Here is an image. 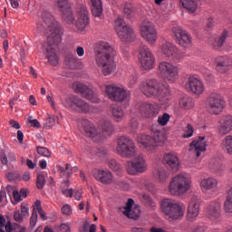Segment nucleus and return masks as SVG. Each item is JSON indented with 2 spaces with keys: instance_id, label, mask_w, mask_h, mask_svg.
I'll return each mask as SVG.
<instances>
[{
  "instance_id": "nucleus-6",
  "label": "nucleus",
  "mask_w": 232,
  "mask_h": 232,
  "mask_svg": "<svg viewBox=\"0 0 232 232\" xmlns=\"http://www.w3.org/2000/svg\"><path fill=\"white\" fill-rule=\"evenodd\" d=\"M160 209L165 217L172 220H180L186 213V205L171 198H165L160 201Z\"/></svg>"
},
{
  "instance_id": "nucleus-16",
  "label": "nucleus",
  "mask_w": 232,
  "mask_h": 232,
  "mask_svg": "<svg viewBox=\"0 0 232 232\" xmlns=\"http://www.w3.org/2000/svg\"><path fill=\"white\" fill-rule=\"evenodd\" d=\"M63 104L65 106V108H70V110H77L78 111H82L83 113L95 111L88 103L77 96L66 98L65 101L63 102Z\"/></svg>"
},
{
  "instance_id": "nucleus-15",
  "label": "nucleus",
  "mask_w": 232,
  "mask_h": 232,
  "mask_svg": "<svg viewBox=\"0 0 232 232\" xmlns=\"http://www.w3.org/2000/svg\"><path fill=\"white\" fill-rule=\"evenodd\" d=\"M125 168L129 175H139L148 169V164L144 156L138 155L133 160L127 161Z\"/></svg>"
},
{
  "instance_id": "nucleus-2",
  "label": "nucleus",
  "mask_w": 232,
  "mask_h": 232,
  "mask_svg": "<svg viewBox=\"0 0 232 232\" xmlns=\"http://www.w3.org/2000/svg\"><path fill=\"white\" fill-rule=\"evenodd\" d=\"M113 47L109 43L100 41L96 44L95 48V61L99 68H102V75H111L117 70V63L111 58Z\"/></svg>"
},
{
  "instance_id": "nucleus-64",
  "label": "nucleus",
  "mask_w": 232,
  "mask_h": 232,
  "mask_svg": "<svg viewBox=\"0 0 232 232\" xmlns=\"http://www.w3.org/2000/svg\"><path fill=\"white\" fill-rule=\"evenodd\" d=\"M208 230V227L199 226L193 232H206Z\"/></svg>"
},
{
  "instance_id": "nucleus-57",
  "label": "nucleus",
  "mask_w": 232,
  "mask_h": 232,
  "mask_svg": "<svg viewBox=\"0 0 232 232\" xmlns=\"http://www.w3.org/2000/svg\"><path fill=\"white\" fill-rule=\"evenodd\" d=\"M5 200H6V192L5 190L0 191V208L5 206Z\"/></svg>"
},
{
  "instance_id": "nucleus-37",
  "label": "nucleus",
  "mask_w": 232,
  "mask_h": 232,
  "mask_svg": "<svg viewBox=\"0 0 232 232\" xmlns=\"http://www.w3.org/2000/svg\"><path fill=\"white\" fill-rule=\"evenodd\" d=\"M111 110L112 116L117 121V122L122 121V119L124 118V111L122 110V107L118 105H111Z\"/></svg>"
},
{
  "instance_id": "nucleus-10",
  "label": "nucleus",
  "mask_w": 232,
  "mask_h": 232,
  "mask_svg": "<svg viewBox=\"0 0 232 232\" xmlns=\"http://www.w3.org/2000/svg\"><path fill=\"white\" fill-rule=\"evenodd\" d=\"M206 108L212 115H220L226 108V100L218 92H211L206 100Z\"/></svg>"
},
{
  "instance_id": "nucleus-58",
  "label": "nucleus",
  "mask_w": 232,
  "mask_h": 232,
  "mask_svg": "<svg viewBox=\"0 0 232 232\" xmlns=\"http://www.w3.org/2000/svg\"><path fill=\"white\" fill-rule=\"evenodd\" d=\"M58 169L61 171V173H63V175L70 177L69 173L66 174V171H68V169H70V164H66L65 167L58 166Z\"/></svg>"
},
{
  "instance_id": "nucleus-34",
  "label": "nucleus",
  "mask_w": 232,
  "mask_h": 232,
  "mask_svg": "<svg viewBox=\"0 0 232 232\" xmlns=\"http://www.w3.org/2000/svg\"><path fill=\"white\" fill-rule=\"evenodd\" d=\"M229 35V31L227 29L223 30L222 34L216 37L211 42V46L214 50L220 52L222 50V46H224V43H226V39H227V36Z\"/></svg>"
},
{
  "instance_id": "nucleus-12",
  "label": "nucleus",
  "mask_w": 232,
  "mask_h": 232,
  "mask_svg": "<svg viewBox=\"0 0 232 232\" xmlns=\"http://www.w3.org/2000/svg\"><path fill=\"white\" fill-rule=\"evenodd\" d=\"M114 30L117 35L120 37L121 41L123 43H131V41L135 39V33L133 32V28L126 24L124 19L121 16H118L114 22Z\"/></svg>"
},
{
  "instance_id": "nucleus-20",
  "label": "nucleus",
  "mask_w": 232,
  "mask_h": 232,
  "mask_svg": "<svg viewBox=\"0 0 232 232\" xmlns=\"http://www.w3.org/2000/svg\"><path fill=\"white\" fill-rule=\"evenodd\" d=\"M56 5L60 12H62L63 21L67 24H73L75 17L73 16V11H72V4L68 0H56Z\"/></svg>"
},
{
  "instance_id": "nucleus-8",
  "label": "nucleus",
  "mask_w": 232,
  "mask_h": 232,
  "mask_svg": "<svg viewBox=\"0 0 232 232\" xmlns=\"http://www.w3.org/2000/svg\"><path fill=\"white\" fill-rule=\"evenodd\" d=\"M116 153L123 159H133L137 155V147L133 140L127 136L117 139Z\"/></svg>"
},
{
  "instance_id": "nucleus-54",
  "label": "nucleus",
  "mask_w": 232,
  "mask_h": 232,
  "mask_svg": "<svg viewBox=\"0 0 232 232\" xmlns=\"http://www.w3.org/2000/svg\"><path fill=\"white\" fill-rule=\"evenodd\" d=\"M35 224H37V211L34 210L30 219L31 227H35Z\"/></svg>"
},
{
  "instance_id": "nucleus-59",
  "label": "nucleus",
  "mask_w": 232,
  "mask_h": 232,
  "mask_svg": "<svg viewBox=\"0 0 232 232\" xmlns=\"http://www.w3.org/2000/svg\"><path fill=\"white\" fill-rule=\"evenodd\" d=\"M62 193L67 198L73 197V188L62 189Z\"/></svg>"
},
{
  "instance_id": "nucleus-1",
  "label": "nucleus",
  "mask_w": 232,
  "mask_h": 232,
  "mask_svg": "<svg viewBox=\"0 0 232 232\" xmlns=\"http://www.w3.org/2000/svg\"><path fill=\"white\" fill-rule=\"evenodd\" d=\"M44 21L45 24H48L51 34L47 36L48 42L43 44V53L46 55L50 64L57 66V64H59V57L52 44H59V43L63 41V29L59 26L57 22L53 20V16L50 14L44 16Z\"/></svg>"
},
{
  "instance_id": "nucleus-22",
  "label": "nucleus",
  "mask_w": 232,
  "mask_h": 232,
  "mask_svg": "<svg viewBox=\"0 0 232 232\" xmlns=\"http://www.w3.org/2000/svg\"><path fill=\"white\" fill-rule=\"evenodd\" d=\"M72 88L74 92L81 93L82 97L88 101H91L92 102H99V97L93 93V90L88 88V86L85 84L81 82H74Z\"/></svg>"
},
{
  "instance_id": "nucleus-38",
  "label": "nucleus",
  "mask_w": 232,
  "mask_h": 232,
  "mask_svg": "<svg viewBox=\"0 0 232 232\" xmlns=\"http://www.w3.org/2000/svg\"><path fill=\"white\" fill-rule=\"evenodd\" d=\"M224 210L227 215H232V187L227 191V196L224 202Z\"/></svg>"
},
{
  "instance_id": "nucleus-27",
  "label": "nucleus",
  "mask_w": 232,
  "mask_h": 232,
  "mask_svg": "<svg viewBox=\"0 0 232 232\" xmlns=\"http://www.w3.org/2000/svg\"><path fill=\"white\" fill-rule=\"evenodd\" d=\"M163 162L165 166L172 169V171H179V169H180V160H179V156L173 152L165 153Z\"/></svg>"
},
{
  "instance_id": "nucleus-46",
  "label": "nucleus",
  "mask_w": 232,
  "mask_h": 232,
  "mask_svg": "<svg viewBox=\"0 0 232 232\" xmlns=\"http://www.w3.org/2000/svg\"><path fill=\"white\" fill-rule=\"evenodd\" d=\"M109 168L113 171H119L120 169H122L121 164H119L115 160H111L109 161Z\"/></svg>"
},
{
  "instance_id": "nucleus-44",
  "label": "nucleus",
  "mask_w": 232,
  "mask_h": 232,
  "mask_svg": "<svg viewBox=\"0 0 232 232\" xmlns=\"http://www.w3.org/2000/svg\"><path fill=\"white\" fill-rule=\"evenodd\" d=\"M123 14L128 17V19L131 18V15H133V6L131 4L128 2L123 4Z\"/></svg>"
},
{
  "instance_id": "nucleus-14",
  "label": "nucleus",
  "mask_w": 232,
  "mask_h": 232,
  "mask_svg": "<svg viewBox=\"0 0 232 232\" xmlns=\"http://www.w3.org/2000/svg\"><path fill=\"white\" fill-rule=\"evenodd\" d=\"M105 93H107L111 101L115 102H124V101L130 99V91L116 85H106Z\"/></svg>"
},
{
  "instance_id": "nucleus-3",
  "label": "nucleus",
  "mask_w": 232,
  "mask_h": 232,
  "mask_svg": "<svg viewBox=\"0 0 232 232\" xmlns=\"http://www.w3.org/2000/svg\"><path fill=\"white\" fill-rule=\"evenodd\" d=\"M140 92L150 99H159L161 104H168L171 101V92L168 87L160 88L159 81L147 79L140 83Z\"/></svg>"
},
{
  "instance_id": "nucleus-49",
  "label": "nucleus",
  "mask_w": 232,
  "mask_h": 232,
  "mask_svg": "<svg viewBox=\"0 0 232 232\" xmlns=\"http://www.w3.org/2000/svg\"><path fill=\"white\" fill-rule=\"evenodd\" d=\"M28 122L31 128H41V123L39 122V121H37V119H34V117L32 116L28 117Z\"/></svg>"
},
{
  "instance_id": "nucleus-19",
  "label": "nucleus",
  "mask_w": 232,
  "mask_h": 232,
  "mask_svg": "<svg viewBox=\"0 0 232 232\" xmlns=\"http://www.w3.org/2000/svg\"><path fill=\"white\" fill-rule=\"evenodd\" d=\"M90 26V13H88L87 6H81L77 13V20L75 22V27L78 32H86Z\"/></svg>"
},
{
  "instance_id": "nucleus-25",
  "label": "nucleus",
  "mask_w": 232,
  "mask_h": 232,
  "mask_svg": "<svg viewBox=\"0 0 232 232\" xmlns=\"http://www.w3.org/2000/svg\"><path fill=\"white\" fill-rule=\"evenodd\" d=\"M198 213H200V203L198 202V198L194 197L188 203L187 220L188 222H195L198 218Z\"/></svg>"
},
{
  "instance_id": "nucleus-52",
  "label": "nucleus",
  "mask_w": 232,
  "mask_h": 232,
  "mask_svg": "<svg viewBox=\"0 0 232 232\" xmlns=\"http://www.w3.org/2000/svg\"><path fill=\"white\" fill-rule=\"evenodd\" d=\"M62 213L63 215H66L67 217H70L72 213V206L65 204L62 208Z\"/></svg>"
},
{
  "instance_id": "nucleus-35",
  "label": "nucleus",
  "mask_w": 232,
  "mask_h": 232,
  "mask_svg": "<svg viewBox=\"0 0 232 232\" xmlns=\"http://www.w3.org/2000/svg\"><path fill=\"white\" fill-rule=\"evenodd\" d=\"M180 5L183 8L189 12V14H195L197 8H198V3L200 0H179Z\"/></svg>"
},
{
  "instance_id": "nucleus-56",
  "label": "nucleus",
  "mask_w": 232,
  "mask_h": 232,
  "mask_svg": "<svg viewBox=\"0 0 232 232\" xmlns=\"http://www.w3.org/2000/svg\"><path fill=\"white\" fill-rule=\"evenodd\" d=\"M22 198V196H21V194H19V191L14 190L13 198L16 202V204L21 202V200H23V198Z\"/></svg>"
},
{
  "instance_id": "nucleus-50",
  "label": "nucleus",
  "mask_w": 232,
  "mask_h": 232,
  "mask_svg": "<svg viewBox=\"0 0 232 232\" xmlns=\"http://www.w3.org/2000/svg\"><path fill=\"white\" fill-rule=\"evenodd\" d=\"M37 152L39 155H42L43 157H50L52 154L50 153V150H48L44 147H38Z\"/></svg>"
},
{
  "instance_id": "nucleus-7",
  "label": "nucleus",
  "mask_w": 232,
  "mask_h": 232,
  "mask_svg": "<svg viewBox=\"0 0 232 232\" xmlns=\"http://www.w3.org/2000/svg\"><path fill=\"white\" fill-rule=\"evenodd\" d=\"M168 141V136L166 133L157 130L153 136L141 134L138 137L139 144H142L147 151H155V148L159 146H164Z\"/></svg>"
},
{
  "instance_id": "nucleus-36",
  "label": "nucleus",
  "mask_w": 232,
  "mask_h": 232,
  "mask_svg": "<svg viewBox=\"0 0 232 232\" xmlns=\"http://www.w3.org/2000/svg\"><path fill=\"white\" fill-rule=\"evenodd\" d=\"M91 3L92 5V15L101 19L102 16V0H91Z\"/></svg>"
},
{
  "instance_id": "nucleus-47",
  "label": "nucleus",
  "mask_w": 232,
  "mask_h": 232,
  "mask_svg": "<svg viewBox=\"0 0 232 232\" xmlns=\"http://www.w3.org/2000/svg\"><path fill=\"white\" fill-rule=\"evenodd\" d=\"M14 220L19 224L24 220V216L22 215L21 210H15L14 212Z\"/></svg>"
},
{
  "instance_id": "nucleus-17",
  "label": "nucleus",
  "mask_w": 232,
  "mask_h": 232,
  "mask_svg": "<svg viewBox=\"0 0 232 232\" xmlns=\"http://www.w3.org/2000/svg\"><path fill=\"white\" fill-rule=\"evenodd\" d=\"M172 32L174 39L179 46H182V48H191L193 45V37H191V34L188 31L181 27H174Z\"/></svg>"
},
{
  "instance_id": "nucleus-24",
  "label": "nucleus",
  "mask_w": 232,
  "mask_h": 232,
  "mask_svg": "<svg viewBox=\"0 0 232 232\" xmlns=\"http://www.w3.org/2000/svg\"><path fill=\"white\" fill-rule=\"evenodd\" d=\"M186 88L187 90H189L191 93H194V95H202L204 93V91L206 90V87H204V83L202 82V81L194 76H190L188 78V81L186 82Z\"/></svg>"
},
{
  "instance_id": "nucleus-29",
  "label": "nucleus",
  "mask_w": 232,
  "mask_h": 232,
  "mask_svg": "<svg viewBox=\"0 0 232 232\" xmlns=\"http://www.w3.org/2000/svg\"><path fill=\"white\" fill-rule=\"evenodd\" d=\"M199 188L203 193L217 191L218 189V179L213 177L205 178L200 181Z\"/></svg>"
},
{
  "instance_id": "nucleus-63",
  "label": "nucleus",
  "mask_w": 232,
  "mask_h": 232,
  "mask_svg": "<svg viewBox=\"0 0 232 232\" xmlns=\"http://www.w3.org/2000/svg\"><path fill=\"white\" fill-rule=\"evenodd\" d=\"M60 230L63 232H70V225L68 223H63L60 226Z\"/></svg>"
},
{
  "instance_id": "nucleus-51",
  "label": "nucleus",
  "mask_w": 232,
  "mask_h": 232,
  "mask_svg": "<svg viewBox=\"0 0 232 232\" xmlns=\"http://www.w3.org/2000/svg\"><path fill=\"white\" fill-rule=\"evenodd\" d=\"M0 160L3 166H7L8 164V155H6V152L5 150L0 151Z\"/></svg>"
},
{
  "instance_id": "nucleus-40",
  "label": "nucleus",
  "mask_w": 232,
  "mask_h": 232,
  "mask_svg": "<svg viewBox=\"0 0 232 232\" xmlns=\"http://www.w3.org/2000/svg\"><path fill=\"white\" fill-rule=\"evenodd\" d=\"M221 146L224 150H226L228 155H232V135H227L223 140Z\"/></svg>"
},
{
  "instance_id": "nucleus-41",
  "label": "nucleus",
  "mask_w": 232,
  "mask_h": 232,
  "mask_svg": "<svg viewBox=\"0 0 232 232\" xmlns=\"http://www.w3.org/2000/svg\"><path fill=\"white\" fill-rule=\"evenodd\" d=\"M24 227L21 226L17 223H12V221H7L5 225V232H18L20 229L24 228Z\"/></svg>"
},
{
  "instance_id": "nucleus-45",
  "label": "nucleus",
  "mask_w": 232,
  "mask_h": 232,
  "mask_svg": "<svg viewBox=\"0 0 232 232\" xmlns=\"http://www.w3.org/2000/svg\"><path fill=\"white\" fill-rule=\"evenodd\" d=\"M44 184H46V179L44 178V175L39 174L36 179V188L38 189H43L44 188Z\"/></svg>"
},
{
  "instance_id": "nucleus-23",
  "label": "nucleus",
  "mask_w": 232,
  "mask_h": 232,
  "mask_svg": "<svg viewBox=\"0 0 232 232\" xmlns=\"http://www.w3.org/2000/svg\"><path fill=\"white\" fill-rule=\"evenodd\" d=\"M216 72L218 73H227L232 68V58L227 55H220L215 59Z\"/></svg>"
},
{
  "instance_id": "nucleus-33",
  "label": "nucleus",
  "mask_w": 232,
  "mask_h": 232,
  "mask_svg": "<svg viewBox=\"0 0 232 232\" xmlns=\"http://www.w3.org/2000/svg\"><path fill=\"white\" fill-rule=\"evenodd\" d=\"M153 178L160 184H165L169 179V173H168L164 167H158L153 170Z\"/></svg>"
},
{
  "instance_id": "nucleus-18",
  "label": "nucleus",
  "mask_w": 232,
  "mask_h": 232,
  "mask_svg": "<svg viewBox=\"0 0 232 232\" xmlns=\"http://www.w3.org/2000/svg\"><path fill=\"white\" fill-rule=\"evenodd\" d=\"M160 52L166 59H171V61H179L182 59V54L179 50V47L170 42H165L160 47Z\"/></svg>"
},
{
  "instance_id": "nucleus-31",
  "label": "nucleus",
  "mask_w": 232,
  "mask_h": 232,
  "mask_svg": "<svg viewBox=\"0 0 232 232\" xmlns=\"http://www.w3.org/2000/svg\"><path fill=\"white\" fill-rule=\"evenodd\" d=\"M219 127L218 131L221 135H227L232 131V116L224 115L218 121Z\"/></svg>"
},
{
  "instance_id": "nucleus-62",
  "label": "nucleus",
  "mask_w": 232,
  "mask_h": 232,
  "mask_svg": "<svg viewBox=\"0 0 232 232\" xmlns=\"http://www.w3.org/2000/svg\"><path fill=\"white\" fill-rule=\"evenodd\" d=\"M130 127L131 130H137L139 128V121L136 119H132L130 122Z\"/></svg>"
},
{
  "instance_id": "nucleus-13",
  "label": "nucleus",
  "mask_w": 232,
  "mask_h": 232,
  "mask_svg": "<svg viewBox=\"0 0 232 232\" xmlns=\"http://www.w3.org/2000/svg\"><path fill=\"white\" fill-rule=\"evenodd\" d=\"M140 33L142 39L151 46L155 45L159 39V32L157 31V27L155 26V24L150 20H144L141 23Z\"/></svg>"
},
{
  "instance_id": "nucleus-28",
  "label": "nucleus",
  "mask_w": 232,
  "mask_h": 232,
  "mask_svg": "<svg viewBox=\"0 0 232 232\" xmlns=\"http://www.w3.org/2000/svg\"><path fill=\"white\" fill-rule=\"evenodd\" d=\"M133 204H135V201L132 198H129L123 215L128 217V218L137 220L140 217V207L139 205L133 207Z\"/></svg>"
},
{
  "instance_id": "nucleus-39",
  "label": "nucleus",
  "mask_w": 232,
  "mask_h": 232,
  "mask_svg": "<svg viewBox=\"0 0 232 232\" xmlns=\"http://www.w3.org/2000/svg\"><path fill=\"white\" fill-rule=\"evenodd\" d=\"M179 108H181V110H193L195 103H193L191 98L183 97L179 100Z\"/></svg>"
},
{
  "instance_id": "nucleus-55",
  "label": "nucleus",
  "mask_w": 232,
  "mask_h": 232,
  "mask_svg": "<svg viewBox=\"0 0 232 232\" xmlns=\"http://www.w3.org/2000/svg\"><path fill=\"white\" fill-rule=\"evenodd\" d=\"M215 26V19L213 17H208L205 26V30H211Z\"/></svg>"
},
{
  "instance_id": "nucleus-48",
  "label": "nucleus",
  "mask_w": 232,
  "mask_h": 232,
  "mask_svg": "<svg viewBox=\"0 0 232 232\" xmlns=\"http://www.w3.org/2000/svg\"><path fill=\"white\" fill-rule=\"evenodd\" d=\"M24 218L30 217V208H28V205L26 203L21 204V212Z\"/></svg>"
},
{
  "instance_id": "nucleus-42",
  "label": "nucleus",
  "mask_w": 232,
  "mask_h": 232,
  "mask_svg": "<svg viewBox=\"0 0 232 232\" xmlns=\"http://www.w3.org/2000/svg\"><path fill=\"white\" fill-rule=\"evenodd\" d=\"M169 119H171V115H169L168 112H164L162 115L158 117L157 122L160 126H168Z\"/></svg>"
},
{
  "instance_id": "nucleus-21",
  "label": "nucleus",
  "mask_w": 232,
  "mask_h": 232,
  "mask_svg": "<svg viewBox=\"0 0 232 232\" xmlns=\"http://www.w3.org/2000/svg\"><path fill=\"white\" fill-rule=\"evenodd\" d=\"M208 148V141L205 136H199L198 139L194 140L189 144L188 151L196 155V157H200L202 153L206 151Z\"/></svg>"
},
{
  "instance_id": "nucleus-60",
  "label": "nucleus",
  "mask_w": 232,
  "mask_h": 232,
  "mask_svg": "<svg viewBox=\"0 0 232 232\" xmlns=\"http://www.w3.org/2000/svg\"><path fill=\"white\" fill-rule=\"evenodd\" d=\"M55 119H57V117H55V116H49L47 118V124H48V126H50V128H52V126L55 125Z\"/></svg>"
},
{
  "instance_id": "nucleus-32",
  "label": "nucleus",
  "mask_w": 232,
  "mask_h": 232,
  "mask_svg": "<svg viewBox=\"0 0 232 232\" xmlns=\"http://www.w3.org/2000/svg\"><path fill=\"white\" fill-rule=\"evenodd\" d=\"M93 175L94 179L102 184H111L113 182V174L110 170L95 169Z\"/></svg>"
},
{
  "instance_id": "nucleus-53",
  "label": "nucleus",
  "mask_w": 232,
  "mask_h": 232,
  "mask_svg": "<svg viewBox=\"0 0 232 232\" xmlns=\"http://www.w3.org/2000/svg\"><path fill=\"white\" fill-rule=\"evenodd\" d=\"M139 78L137 77V73H132L130 76H129V86L132 88V86H135L137 84V80Z\"/></svg>"
},
{
  "instance_id": "nucleus-4",
  "label": "nucleus",
  "mask_w": 232,
  "mask_h": 232,
  "mask_svg": "<svg viewBox=\"0 0 232 232\" xmlns=\"http://www.w3.org/2000/svg\"><path fill=\"white\" fill-rule=\"evenodd\" d=\"M102 133L95 129V125L88 120H82V125L80 126V131L84 133L86 137L94 139L95 142H99L101 139L111 136L113 133V126L110 121H102L101 123Z\"/></svg>"
},
{
  "instance_id": "nucleus-11",
  "label": "nucleus",
  "mask_w": 232,
  "mask_h": 232,
  "mask_svg": "<svg viewBox=\"0 0 232 232\" xmlns=\"http://www.w3.org/2000/svg\"><path fill=\"white\" fill-rule=\"evenodd\" d=\"M140 66L145 72H151L155 68V55L148 45H140L138 52Z\"/></svg>"
},
{
  "instance_id": "nucleus-9",
  "label": "nucleus",
  "mask_w": 232,
  "mask_h": 232,
  "mask_svg": "<svg viewBox=\"0 0 232 232\" xmlns=\"http://www.w3.org/2000/svg\"><path fill=\"white\" fill-rule=\"evenodd\" d=\"M158 75L166 82H177L179 80V66L171 62H160L158 64Z\"/></svg>"
},
{
  "instance_id": "nucleus-30",
  "label": "nucleus",
  "mask_w": 232,
  "mask_h": 232,
  "mask_svg": "<svg viewBox=\"0 0 232 232\" xmlns=\"http://www.w3.org/2000/svg\"><path fill=\"white\" fill-rule=\"evenodd\" d=\"M208 217L211 220H218L222 216V205L220 201H212L207 210Z\"/></svg>"
},
{
  "instance_id": "nucleus-26",
  "label": "nucleus",
  "mask_w": 232,
  "mask_h": 232,
  "mask_svg": "<svg viewBox=\"0 0 232 232\" xmlns=\"http://www.w3.org/2000/svg\"><path fill=\"white\" fill-rule=\"evenodd\" d=\"M159 107L155 104L145 102L140 106V113L146 119H153L159 115Z\"/></svg>"
},
{
  "instance_id": "nucleus-43",
  "label": "nucleus",
  "mask_w": 232,
  "mask_h": 232,
  "mask_svg": "<svg viewBox=\"0 0 232 232\" xmlns=\"http://www.w3.org/2000/svg\"><path fill=\"white\" fill-rule=\"evenodd\" d=\"M193 133H195V129L193 128V125L188 124L184 128V133L182 135V139H191V137H193Z\"/></svg>"
},
{
  "instance_id": "nucleus-61",
  "label": "nucleus",
  "mask_w": 232,
  "mask_h": 232,
  "mask_svg": "<svg viewBox=\"0 0 232 232\" xmlns=\"http://www.w3.org/2000/svg\"><path fill=\"white\" fill-rule=\"evenodd\" d=\"M119 186L123 189V191H128L130 189V184L125 181H120Z\"/></svg>"
},
{
  "instance_id": "nucleus-5",
  "label": "nucleus",
  "mask_w": 232,
  "mask_h": 232,
  "mask_svg": "<svg viewBox=\"0 0 232 232\" xmlns=\"http://www.w3.org/2000/svg\"><path fill=\"white\" fill-rule=\"evenodd\" d=\"M193 188V180L184 173H179L172 178L169 184V193L172 197H182Z\"/></svg>"
}]
</instances>
